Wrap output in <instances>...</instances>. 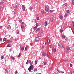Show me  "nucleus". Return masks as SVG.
I'll use <instances>...</instances> for the list:
<instances>
[{
  "label": "nucleus",
  "mask_w": 74,
  "mask_h": 74,
  "mask_svg": "<svg viewBox=\"0 0 74 74\" xmlns=\"http://www.w3.org/2000/svg\"><path fill=\"white\" fill-rule=\"evenodd\" d=\"M40 29H41L40 28H38L37 29L36 31V33H37V32H39V31H40Z\"/></svg>",
  "instance_id": "obj_6"
},
{
  "label": "nucleus",
  "mask_w": 74,
  "mask_h": 74,
  "mask_svg": "<svg viewBox=\"0 0 74 74\" xmlns=\"http://www.w3.org/2000/svg\"><path fill=\"white\" fill-rule=\"evenodd\" d=\"M63 38H65V36H64V35H62V36Z\"/></svg>",
  "instance_id": "obj_34"
},
{
  "label": "nucleus",
  "mask_w": 74,
  "mask_h": 74,
  "mask_svg": "<svg viewBox=\"0 0 74 74\" xmlns=\"http://www.w3.org/2000/svg\"><path fill=\"white\" fill-rule=\"evenodd\" d=\"M45 26H47V22L45 21Z\"/></svg>",
  "instance_id": "obj_13"
},
{
  "label": "nucleus",
  "mask_w": 74,
  "mask_h": 74,
  "mask_svg": "<svg viewBox=\"0 0 74 74\" xmlns=\"http://www.w3.org/2000/svg\"><path fill=\"white\" fill-rule=\"evenodd\" d=\"M42 55H43V56H45L46 55L45 54V53L44 52H43L42 53Z\"/></svg>",
  "instance_id": "obj_10"
},
{
  "label": "nucleus",
  "mask_w": 74,
  "mask_h": 74,
  "mask_svg": "<svg viewBox=\"0 0 74 74\" xmlns=\"http://www.w3.org/2000/svg\"><path fill=\"white\" fill-rule=\"evenodd\" d=\"M65 40L66 41H69V39L68 38L65 39Z\"/></svg>",
  "instance_id": "obj_25"
},
{
  "label": "nucleus",
  "mask_w": 74,
  "mask_h": 74,
  "mask_svg": "<svg viewBox=\"0 0 74 74\" xmlns=\"http://www.w3.org/2000/svg\"><path fill=\"white\" fill-rule=\"evenodd\" d=\"M3 58H4V57H3V56H2L1 57V59H3Z\"/></svg>",
  "instance_id": "obj_47"
},
{
  "label": "nucleus",
  "mask_w": 74,
  "mask_h": 74,
  "mask_svg": "<svg viewBox=\"0 0 74 74\" xmlns=\"http://www.w3.org/2000/svg\"><path fill=\"white\" fill-rule=\"evenodd\" d=\"M31 68H30V67H29V68H28V70L29 71H31Z\"/></svg>",
  "instance_id": "obj_29"
},
{
  "label": "nucleus",
  "mask_w": 74,
  "mask_h": 74,
  "mask_svg": "<svg viewBox=\"0 0 74 74\" xmlns=\"http://www.w3.org/2000/svg\"><path fill=\"white\" fill-rule=\"evenodd\" d=\"M52 70V69L51 68L50 69V71H51Z\"/></svg>",
  "instance_id": "obj_63"
},
{
  "label": "nucleus",
  "mask_w": 74,
  "mask_h": 74,
  "mask_svg": "<svg viewBox=\"0 0 74 74\" xmlns=\"http://www.w3.org/2000/svg\"><path fill=\"white\" fill-rule=\"evenodd\" d=\"M72 3L73 5H74V0H72Z\"/></svg>",
  "instance_id": "obj_19"
},
{
  "label": "nucleus",
  "mask_w": 74,
  "mask_h": 74,
  "mask_svg": "<svg viewBox=\"0 0 74 74\" xmlns=\"http://www.w3.org/2000/svg\"><path fill=\"white\" fill-rule=\"evenodd\" d=\"M35 41H39L40 40V38L38 37H36L35 38Z\"/></svg>",
  "instance_id": "obj_5"
},
{
  "label": "nucleus",
  "mask_w": 74,
  "mask_h": 74,
  "mask_svg": "<svg viewBox=\"0 0 74 74\" xmlns=\"http://www.w3.org/2000/svg\"><path fill=\"white\" fill-rule=\"evenodd\" d=\"M62 73V74H63V73H64V72L63 71H61V73Z\"/></svg>",
  "instance_id": "obj_39"
},
{
  "label": "nucleus",
  "mask_w": 74,
  "mask_h": 74,
  "mask_svg": "<svg viewBox=\"0 0 74 74\" xmlns=\"http://www.w3.org/2000/svg\"><path fill=\"white\" fill-rule=\"evenodd\" d=\"M64 5H65V6H67V3H64Z\"/></svg>",
  "instance_id": "obj_33"
},
{
  "label": "nucleus",
  "mask_w": 74,
  "mask_h": 74,
  "mask_svg": "<svg viewBox=\"0 0 74 74\" xmlns=\"http://www.w3.org/2000/svg\"><path fill=\"white\" fill-rule=\"evenodd\" d=\"M11 47V45L10 44H8L7 45L8 47Z\"/></svg>",
  "instance_id": "obj_15"
},
{
  "label": "nucleus",
  "mask_w": 74,
  "mask_h": 74,
  "mask_svg": "<svg viewBox=\"0 0 74 74\" xmlns=\"http://www.w3.org/2000/svg\"><path fill=\"white\" fill-rule=\"evenodd\" d=\"M47 64V62H44V65H45Z\"/></svg>",
  "instance_id": "obj_44"
},
{
  "label": "nucleus",
  "mask_w": 74,
  "mask_h": 74,
  "mask_svg": "<svg viewBox=\"0 0 74 74\" xmlns=\"http://www.w3.org/2000/svg\"><path fill=\"white\" fill-rule=\"evenodd\" d=\"M56 74H59V73H58V72H56Z\"/></svg>",
  "instance_id": "obj_52"
},
{
  "label": "nucleus",
  "mask_w": 74,
  "mask_h": 74,
  "mask_svg": "<svg viewBox=\"0 0 74 74\" xmlns=\"http://www.w3.org/2000/svg\"><path fill=\"white\" fill-rule=\"evenodd\" d=\"M47 42L49 44V43H50V42H49V41L48 40Z\"/></svg>",
  "instance_id": "obj_45"
},
{
  "label": "nucleus",
  "mask_w": 74,
  "mask_h": 74,
  "mask_svg": "<svg viewBox=\"0 0 74 74\" xmlns=\"http://www.w3.org/2000/svg\"><path fill=\"white\" fill-rule=\"evenodd\" d=\"M27 47H25V51H26L27 50Z\"/></svg>",
  "instance_id": "obj_30"
},
{
  "label": "nucleus",
  "mask_w": 74,
  "mask_h": 74,
  "mask_svg": "<svg viewBox=\"0 0 74 74\" xmlns=\"http://www.w3.org/2000/svg\"><path fill=\"white\" fill-rule=\"evenodd\" d=\"M2 40V38H0V41Z\"/></svg>",
  "instance_id": "obj_51"
},
{
  "label": "nucleus",
  "mask_w": 74,
  "mask_h": 74,
  "mask_svg": "<svg viewBox=\"0 0 74 74\" xmlns=\"http://www.w3.org/2000/svg\"><path fill=\"white\" fill-rule=\"evenodd\" d=\"M42 14H43V13H44V12L42 11Z\"/></svg>",
  "instance_id": "obj_61"
},
{
  "label": "nucleus",
  "mask_w": 74,
  "mask_h": 74,
  "mask_svg": "<svg viewBox=\"0 0 74 74\" xmlns=\"http://www.w3.org/2000/svg\"><path fill=\"white\" fill-rule=\"evenodd\" d=\"M49 47H50V48H52V45H49Z\"/></svg>",
  "instance_id": "obj_40"
},
{
  "label": "nucleus",
  "mask_w": 74,
  "mask_h": 74,
  "mask_svg": "<svg viewBox=\"0 0 74 74\" xmlns=\"http://www.w3.org/2000/svg\"><path fill=\"white\" fill-rule=\"evenodd\" d=\"M60 19H62L63 18V16H61L60 17Z\"/></svg>",
  "instance_id": "obj_23"
},
{
  "label": "nucleus",
  "mask_w": 74,
  "mask_h": 74,
  "mask_svg": "<svg viewBox=\"0 0 74 74\" xmlns=\"http://www.w3.org/2000/svg\"><path fill=\"white\" fill-rule=\"evenodd\" d=\"M45 45H47V42H45Z\"/></svg>",
  "instance_id": "obj_59"
},
{
  "label": "nucleus",
  "mask_w": 74,
  "mask_h": 74,
  "mask_svg": "<svg viewBox=\"0 0 74 74\" xmlns=\"http://www.w3.org/2000/svg\"><path fill=\"white\" fill-rule=\"evenodd\" d=\"M12 42V40H9L8 41V42L7 43H10V42Z\"/></svg>",
  "instance_id": "obj_16"
},
{
  "label": "nucleus",
  "mask_w": 74,
  "mask_h": 74,
  "mask_svg": "<svg viewBox=\"0 0 74 74\" xmlns=\"http://www.w3.org/2000/svg\"><path fill=\"white\" fill-rule=\"evenodd\" d=\"M1 3H2V4H3V3L4 2V0H2L1 1Z\"/></svg>",
  "instance_id": "obj_14"
},
{
  "label": "nucleus",
  "mask_w": 74,
  "mask_h": 74,
  "mask_svg": "<svg viewBox=\"0 0 74 74\" xmlns=\"http://www.w3.org/2000/svg\"><path fill=\"white\" fill-rule=\"evenodd\" d=\"M72 24H73V25H74V21H72Z\"/></svg>",
  "instance_id": "obj_49"
},
{
  "label": "nucleus",
  "mask_w": 74,
  "mask_h": 74,
  "mask_svg": "<svg viewBox=\"0 0 74 74\" xmlns=\"http://www.w3.org/2000/svg\"><path fill=\"white\" fill-rule=\"evenodd\" d=\"M34 71L35 72H36V71H37V69H34Z\"/></svg>",
  "instance_id": "obj_20"
},
{
  "label": "nucleus",
  "mask_w": 74,
  "mask_h": 74,
  "mask_svg": "<svg viewBox=\"0 0 74 74\" xmlns=\"http://www.w3.org/2000/svg\"><path fill=\"white\" fill-rule=\"evenodd\" d=\"M11 59H12L13 60H14L15 58L13 57H11Z\"/></svg>",
  "instance_id": "obj_24"
},
{
  "label": "nucleus",
  "mask_w": 74,
  "mask_h": 74,
  "mask_svg": "<svg viewBox=\"0 0 74 74\" xmlns=\"http://www.w3.org/2000/svg\"><path fill=\"white\" fill-rule=\"evenodd\" d=\"M15 72H16L15 73V74H17V73H18V71H15Z\"/></svg>",
  "instance_id": "obj_42"
},
{
  "label": "nucleus",
  "mask_w": 74,
  "mask_h": 74,
  "mask_svg": "<svg viewBox=\"0 0 74 74\" xmlns=\"http://www.w3.org/2000/svg\"><path fill=\"white\" fill-rule=\"evenodd\" d=\"M66 50L67 53H69L70 52V47H67Z\"/></svg>",
  "instance_id": "obj_2"
},
{
  "label": "nucleus",
  "mask_w": 74,
  "mask_h": 74,
  "mask_svg": "<svg viewBox=\"0 0 74 74\" xmlns=\"http://www.w3.org/2000/svg\"><path fill=\"white\" fill-rule=\"evenodd\" d=\"M68 14L67 13L65 14V15L64 16V17H66V16H67Z\"/></svg>",
  "instance_id": "obj_17"
},
{
  "label": "nucleus",
  "mask_w": 74,
  "mask_h": 74,
  "mask_svg": "<svg viewBox=\"0 0 74 74\" xmlns=\"http://www.w3.org/2000/svg\"><path fill=\"white\" fill-rule=\"evenodd\" d=\"M23 23H24L23 22L22 23V25H23Z\"/></svg>",
  "instance_id": "obj_58"
},
{
  "label": "nucleus",
  "mask_w": 74,
  "mask_h": 74,
  "mask_svg": "<svg viewBox=\"0 0 74 74\" xmlns=\"http://www.w3.org/2000/svg\"><path fill=\"white\" fill-rule=\"evenodd\" d=\"M50 12L51 13H52V12H53L55 11V10H50Z\"/></svg>",
  "instance_id": "obj_11"
},
{
  "label": "nucleus",
  "mask_w": 74,
  "mask_h": 74,
  "mask_svg": "<svg viewBox=\"0 0 74 74\" xmlns=\"http://www.w3.org/2000/svg\"><path fill=\"white\" fill-rule=\"evenodd\" d=\"M46 55H47V58H49V56L48 55V53H47Z\"/></svg>",
  "instance_id": "obj_32"
},
{
  "label": "nucleus",
  "mask_w": 74,
  "mask_h": 74,
  "mask_svg": "<svg viewBox=\"0 0 74 74\" xmlns=\"http://www.w3.org/2000/svg\"><path fill=\"white\" fill-rule=\"evenodd\" d=\"M7 69H5V71H7Z\"/></svg>",
  "instance_id": "obj_64"
},
{
  "label": "nucleus",
  "mask_w": 74,
  "mask_h": 74,
  "mask_svg": "<svg viewBox=\"0 0 74 74\" xmlns=\"http://www.w3.org/2000/svg\"><path fill=\"white\" fill-rule=\"evenodd\" d=\"M45 10L47 12H48L49 11V6L48 5H46L45 6Z\"/></svg>",
  "instance_id": "obj_1"
},
{
  "label": "nucleus",
  "mask_w": 74,
  "mask_h": 74,
  "mask_svg": "<svg viewBox=\"0 0 74 74\" xmlns=\"http://www.w3.org/2000/svg\"><path fill=\"white\" fill-rule=\"evenodd\" d=\"M3 40L4 41H6V38H4L3 39Z\"/></svg>",
  "instance_id": "obj_31"
},
{
  "label": "nucleus",
  "mask_w": 74,
  "mask_h": 74,
  "mask_svg": "<svg viewBox=\"0 0 74 74\" xmlns=\"http://www.w3.org/2000/svg\"><path fill=\"white\" fill-rule=\"evenodd\" d=\"M9 51H10V52H11V51H12V50L11 49H9Z\"/></svg>",
  "instance_id": "obj_50"
},
{
  "label": "nucleus",
  "mask_w": 74,
  "mask_h": 74,
  "mask_svg": "<svg viewBox=\"0 0 74 74\" xmlns=\"http://www.w3.org/2000/svg\"><path fill=\"white\" fill-rule=\"evenodd\" d=\"M21 28V29H25V26H22Z\"/></svg>",
  "instance_id": "obj_21"
},
{
  "label": "nucleus",
  "mask_w": 74,
  "mask_h": 74,
  "mask_svg": "<svg viewBox=\"0 0 74 74\" xmlns=\"http://www.w3.org/2000/svg\"><path fill=\"white\" fill-rule=\"evenodd\" d=\"M27 60V62H26V64H27L28 63V60Z\"/></svg>",
  "instance_id": "obj_55"
},
{
  "label": "nucleus",
  "mask_w": 74,
  "mask_h": 74,
  "mask_svg": "<svg viewBox=\"0 0 74 74\" xmlns=\"http://www.w3.org/2000/svg\"><path fill=\"white\" fill-rule=\"evenodd\" d=\"M72 64H70V67H72Z\"/></svg>",
  "instance_id": "obj_43"
},
{
  "label": "nucleus",
  "mask_w": 74,
  "mask_h": 74,
  "mask_svg": "<svg viewBox=\"0 0 74 74\" xmlns=\"http://www.w3.org/2000/svg\"><path fill=\"white\" fill-rule=\"evenodd\" d=\"M53 18H51V19L50 21V22H52L53 21Z\"/></svg>",
  "instance_id": "obj_22"
},
{
  "label": "nucleus",
  "mask_w": 74,
  "mask_h": 74,
  "mask_svg": "<svg viewBox=\"0 0 74 74\" xmlns=\"http://www.w3.org/2000/svg\"><path fill=\"white\" fill-rule=\"evenodd\" d=\"M1 7L0 6V11L1 10Z\"/></svg>",
  "instance_id": "obj_62"
},
{
  "label": "nucleus",
  "mask_w": 74,
  "mask_h": 74,
  "mask_svg": "<svg viewBox=\"0 0 74 74\" xmlns=\"http://www.w3.org/2000/svg\"><path fill=\"white\" fill-rule=\"evenodd\" d=\"M17 34H19V32H17Z\"/></svg>",
  "instance_id": "obj_53"
},
{
  "label": "nucleus",
  "mask_w": 74,
  "mask_h": 74,
  "mask_svg": "<svg viewBox=\"0 0 74 74\" xmlns=\"http://www.w3.org/2000/svg\"><path fill=\"white\" fill-rule=\"evenodd\" d=\"M13 7H14V8H17V6H16V5H14L13 6Z\"/></svg>",
  "instance_id": "obj_26"
},
{
  "label": "nucleus",
  "mask_w": 74,
  "mask_h": 74,
  "mask_svg": "<svg viewBox=\"0 0 74 74\" xmlns=\"http://www.w3.org/2000/svg\"><path fill=\"white\" fill-rule=\"evenodd\" d=\"M24 48H25V47H23L21 49V51H23V50L24 49Z\"/></svg>",
  "instance_id": "obj_27"
},
{
  "label": "nucleus",
  "mask_w": 74,
  "mask_h": 74,
  "mask_svg": "<svg viewBox=\"0 0 74 74\" xmlns=\"http://www.w3.org/2000/svg\"><path fill=\"white\" fill-rule=\"evenodd\" d=\"M2 3H1V2H0V5H2Z\"/></svg>",
  "instance_id": "obj_57"
},
{
  "label": "nucleus",
  "mask_w": 74,
  "mask_h": 74,
  "mask_svg": "<svg viewBox=\"0 0 74 74\" xmlns=\"http://www.w3.org/2000/svg\"><path fill=\"white\" fill-rule=\"evenodd\" d=\"M19 22H20V23H21V22H22V20H19Z\"/></svg>",
  "instance_id": "obj_54"
},
{
  "label": "nucleus",
  "mask_w": 74,
  "mask_h": 74,
  "mask_svg": "<svg viewBox=\"0 0 74 74\" xmlns=\"http://www.w3.org/2000/svg\"><path fill=\"white\" fill-rule=\"evenodd\" d=\"M35 63L36 64H37V61H35Z\"/></svg>",
  "instance_id": "obj_37"
},
{
  "label": "nucleus",
  "mask_w": 74,
  "mask_h": 74,
  "mask_svg": "<svg viewBox=\"0 0 74 74\" xmlns=\"http://www.w3.org/2000/svg\"><path fill=\"white\" fill-rule=\"evenodd\" d=\"M22 9L23 11H25V5H22Z\"/></svg>",
  "instance_id": "obj_4"
},
{
  "label": "nucleus",
  "mask_w": 74,
  "mask_h": 74,
  "mask_svg": "<svg viewBox=\"0 0 74 74\" xmlns=\"http://www.w3.org/2000/svg\"><path fill=\"white\" fill-rule=\"evenodd\" d=\"M40 19V18L38 17H37V20H39Z\"/></svg>",
  "instance_id": "obj_35"
},
{
  "label": "nucleus",
  "mask_w": 74,
  "mask_h": 74,
  "mask_svg": "<svg viewBox=\"0 0 74 74\" xmlns=\"http://www.w3.org/2000/svg\"><path fill=\"white\" fill-rule=\"evenodd\" d=\"M37 27H36H36H35L34 28V30L35 31V30H36V29H37Z\"/></svg>",
  "instance_id": "obj_12"
},
{
  "label": "nucleus",
  "mask_w": 74,
  "mask_h": 74,
  "mask_svg": "<svg viewBox=\"0 0 74 74\" xmlns=\"http://www.w3.org/2000/svg\"><path fill=\"white\" fill-rule=\"evenodd\" d=\"M59 46L60 47L62 48H63V45H62V44L61 43H59L58 44Z\"/></svg>",
  "instance_id": "obj_3"
},
{
  "label": "nucleus",
  "mask_w": 74,
  "mask_h": 74,
  "mask_svg": "<svg viewBox=\"0 0 74 74\" xmlns=\"http://www.w3.org/2000/svg\"><path fill=\"white\" fill-rule=\"evenodd\" d=\"M29 67L31 69H34V66H33V65H31V66H30Z\"/></svg>",
  "instance_id": "obj_9"
},
{
  "label": "nucleus",
  "mask_w": 74,
  "mask_h": 74,
  "mask_svg": "<svg viewBox=\"0 0 74 74\" xmlns=\"http://www.w3.org/2000/svg\"><path fill=\"white\" fill-rule=\"evenodd\" d=\"M60 33H62V32H63V30H60Z\"/></svg>",
  "instance_id": "obj_36"
},
{
  "label": "nucleus",
  "mask_w": 74,
  "mask_h": 74,
  "mask_svg": "<svg viewBox=\"0 0 74 74\" xmlns=\"http://www.w3.org/2000/svg\"><path fill=\"white\" fill-rule=\"evenodd\" d=\"M12 13H13V14H15V12L14 11H13L12 12Z\"/></svg>",
  "instance_id": "obj_46"
},
{
  "label": "nucleus",
  "mask_w": 74,
  "mask_h": 74,
  "mask_svg": "<svg viewBox=\"0 0 74 74\" xmlns=\"http://www.w3.org/2000/svg\"><path fill=\"white\" fill-rule=\"evenodd\" d=\"M39 59H41V58L39 57Z\"/></svg>",
  "instance_id": "obj_60"
},
{
  "label": "nucleus",
  "mask_w": 74,
  "mask_h": 74,
  "mask_svg": "<svg viewBox=\"0 0 74 74\" xmlns=\"http://www.w3.org/2000/svg\"><path fill=\"white\" fill-rule=\"evenodd\" d=\"M70 12V11H69V10H68L67 12V13H68V14H69V12Z\"/></svg>",
  "instance_id": "obj_41"
},
{
  "label": "nucleus",
  "mask_w": 74,
  "mask_h": 74,
  "mask_svg": "<svg viewBox=\"0 0 74 74\" xmlns=\"http://www.w3.org/2000/svg\"><path fill=\"white\" fill-rule=\"evenodd\" d=\"M11 27L10 26V25H8V26L7 29H11Z\"/></svg>",
  "instance_id": "obj_7"
},
{
  "label": "nucleus",
  "mask_w": 74,
  "mask_h": 74,
  "mask_svg": "<svg viewBox=\"0 0 74 74\" xmlns=\"http://www.w3.org/2000/svg\"><path fill=\"white\" fill-rule=\"evenodd\" d=\"M29 60V63H30V65H32L33 63V62L30 61Z\"/></svg>",
  "instance_id": "obj_8"
},
{
  "label": "nucleus",
  "mask_w": 74,
  "mask_h": 74,
  "mask_svg": "<svg viewBox=\"0 0 74 74\" xmlns=\"http://www.w3.org/2000/svg\"><path fill=\"white\" fill-rule=\"evenodd\" d=\"M70 73H71V74H73V71H71Z\"/></svg>",
  "instance_id": "obj_56"
},
{
  "label": "nucleus",
  "mask_w": 74,
  "mask_h": 74,
  "mask_svg": "<svg viewBox=\"0 0 74 74\" xmlns=\"http://www.w3.org/2000/svg\"><path fill=\"white\" fill-rule=\"evenodd\" d=\"M38 25H39V24H38V23H36V27H38Z\"/></svg>",
  "instance_id": "obj_28"
},
{
  "label": "nucleus",
  "mask_w": 74,
  "mask_h": 74,
  "mask_svg": "<svg viewBox=\"0 0 74 74\" xmlns=\"http://www.w3.org/2000/svg\"><path fill=\"white\" fill-rule=\"evenodd\" d=\"M57 71H58V73H61V71H59V69H58Z\"/></svg>",
  "instance_id": "obj_18"
},
{
  "label": "nucleus",
  "mask_w": 74,
  "mask_h": 74,
  "mask_svg": "<svg viewBox=\"0 0 74 74\" xmlns=\"http://www.w3.org/2000/svg\"><path fill=\"white\" fill-rule=\"evenodd\" d=\"M20 56H21V53H20L19 54L18 56V57H20Z\"/></svg>",
  "instance_id": "obj_38"
},
{
  "label": "nucleus",
  "mask_w": 74,
  "mask_h": 74,
  "mask_svg": "<svg viewBox=\"0 0 74 74\" xmlns=\"http://www.w3.org/2000/svg\"><path fill=\"white\" fill-rule=\"evenodd\" d=\"M56 49L55 48L54 49V52H56Z\"/></svg>",
  "instance_id": "obj_48"
}]
</instances>
